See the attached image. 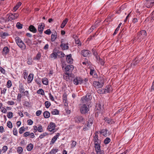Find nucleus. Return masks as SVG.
I'll return each instance as SVG.
<instances>
[{
	"label": "nucleus",
	"mask_w": 154,
	"mask_h": 154,
	"mask_svg": "<svg viewBox=\"0 0 154 154\" xmlns=\"http://www.w3.org/2000/svg\"><path fill=\"white\" fill-rule=\"evenodd\" d=\"M16 42L19 47L22 50H25L26 46L23 41L18 37H16L15 38Z\"/></svg>",
	"instance_id": "obj_1"
},
{
	"label": "nucleus",
	"mask_w": 154,
	"mask_h": 154,
	"mask_svg": "<svg viewBox=\"0 0 154 154\" xmlns=\"http://www.w3.org/2000/svg\"><path fill=\"white\" fill-rule=\"evenodd\" d=\"M146 33L145 30H142L141 31L139 32L138 33L137 36L138 41L140 42L142 39H143L146 36Z\"/></svg>",
	"instance_id": "obj_2"
},
{
	"label": "nucleus",
	"mask_w": 154,
	"mask_h": 154,
	"mask_svg": "<svg viewBox=\"0 0 154 154\" xmlns=\"http://www.w3.org/2000/svg\"><path fill=\"white\" fill-rule=\"evenodd\" d=\"M62 68H64L65 69L66 73H71L74 69L73 66L71 64L68 65L66 66L65 67L63 64H62Z\"/></svg>",
	"instance_id": "obj_3"
},
{
	"label": "nucleus",
	"mask_w": 154,
	"mask_h": 154,
	"mask_svg": "<svg viewBox=\"0 0 154 154\" xmlns=\"http://www.w3.org/2000/svg\"><path fill=\"white\" fill-rule=\"evenodd\" d=\"M92 98L91 94L90 93L87 94L85 97L82 98V103H87V102L90 101Z\"/></svg>",
	"instance_id": "obj_4"
},
{
	"label": "nucleus",
	"mask_w": 154,
	"mask_h": 154,
	"mask_svg": "<svg viewBox=\"0 0 154 154\" xmlns=\"http://www.w3.org/2000/svg\"><path fill=\"white\" fill-rule=\"evenodd\" d=\"M60 43V47L63 50H67L69 48L68 43L66 41L62 40Z\"/></svg>",
	"instance_id": "obj_5"
},
{
	"label": "nucleus",
	"mask_w": 154,
	"mask_h": 154,
	"mask_svg": "<svg viewBox=\"0 0 154 154\" xmlns=\"http://www.w3.org/2000/svg\"><path fill=\"white\" fill-rule=\"evenodd\" d=\"M93 118L92 117L90 116L89 118V119L88 121L87 125L83 129L84 131H86L89 129V128L93 124Z\"/></svg>",
	"instance_id": "obj_6"
},
{
	"label": "nucleus",
	"mask_w": 154,
	"mask_h": 154,
	"mask_svg": "<svg viewBox=\"0 0 154 154\" xmlns=\"http://www.w3.org/2000/svg\"><path fill=\"white\" fill-rule=\"evenodd\" d=\"M89 111V108L85 104L82 105L80 107V111L82 114H85Z\"/></svg>",
	"instance_id": "obj_7"
},
{
	"label": "nucleus",
	"mask_w": 154,
	"mask_h": 154,
	"mask_svg": "<svg viewBox=\"0 0 154 154\" xmlns=\"http://www.w3.org/2000/svg\"><path fill=\"white\" fill-rule=\"evenodd\" d=\"M83 80L80 77H76L73 80V83L76 85L81 84L83 82Z\"/></svg>",
	"instance_id": "obj_8"
},
{
	"label": "nucleus",
	"mask_w": 154,
	"mask_h": 154,
	"mask_svg": "<svg viewBox=\"0 0 154 154\" xmlns=\"http://www.w3.org/2000/svg\"><path fill=\"white\" fill-rule=\"evenodd\" d=\"M98 132L96 131L95 133V135L94 136L93 141L94 144L96 143H100V140L98 139Z\"/></svg>",
	"instance_id": "obj_9"
},
{
	"label": "nucleus",
	"mask_w": 154,
	"mask_h": 154,
	"mask_svg": "<svg viewBox=\"0 0 154 154\" xmlns=\"http://www.w3.org/2000/svg\"><path fill=\"white\" fill-rule=\"evenodd\" d=\"M45 26V24L43 23H41L38 26V30L41 34L42 33L44 29Z\"/></svg>",
	"instance_id": "obj_10"
},
{
	"label": "nucleus",
	"mask_w": 154,
	"mask_h": 154,
	"mask_svg": "<svg viewBox=\"0 0 154 154\" xmlns=\"http://www.w3.org/2000/svg\"><path fill=\"white\" fill-rule=\"evenodd\" d=\"M55 127V124L53 122H51L48 127V129L50 131H52L54 129Z\"/></svg>",
	"instance_id": "obj_11"
},
{
	"label": "nucleus",
	"mask_w": 154,
	"mask_h": 154,
	"mask_svg": "<svg viewBox=\"0 0 154 154\" xmlns=\"http://www.w3.org/2000/svg\"><path fill=\"white\" fill-rule=\"evenodd\" d=\"M100 134H102L105 137H106L110 134L109 132L106 129H103L100 132Z\"/></svg>",
	"instance_id": "obj_12"
},
{
	"label": "nucleus",
	"mask_w": 154,
	"mask_h": 154,
	"mask_svg": "<svg viewBox=\"0 0 154 154\" xmlns=\"http://www.w3.org/2000/svg\"><path fill=\"white\" fill-rule=\"evenodd\" d=\"M146 7L147 8H149L152 7L153 4L154 3V0H146Z\"/></svg>",
	"instance_id": "obj_13"
},
{
	"label": "nucleus",
	"mask_w": 154,
	"mask_h": 154,
	"mask_svg": "<svg viewBox=\"0 0 154 154\" xmlns=\"http://www.w3.org/2000/svg\"><path fill=\"white\" fill-rule=\"evenodd\" d=\"M8 21H11L13 20H15V19L16 16L14 15V14L12 13H9L8 14Z\"/></svg>",
	"instance_id": "obj_14"
},
{
	"label": "nucleus",
	"mask_w": 154,
	"mask_h": 154,
	"mask_svg": "<svg viewBox=\"0 0 154 154\" xmlns=\"http://www.w3.org/2000/svg\"><path fill=\"white\" fill-rule=\"evenodd\" d=\"M76 122H80L83 121L84 118L82 116H77L74 118Z\"/></svg>",
	"instance_id": "obj_15"
},
{
	"label": "nucleus",
	"mask_w": 154,
	"mask_h": 154,
	"mask_svg": "<svg viewBox=\"0 0 154 154\" xmlns=\"http://www.w3.org/2000/svg\"><path fill=\"white\" fill-rule=\"evenodd\" d=\"M93 84L95 87L97 88H99L102 87L103 84V83H100L98 82L94 81L93 82Z\"/></svg>",
	"instance_id": "obj_16"
},
{
	"label": "nucleus",
	"mask_w": 154,
	"mask_h": 154,
	"mask_svg": "<svg viewBox=\"0 0 154 154\" xmlns=\"http://www.w3.org/2000/svg\"><path fill=\"white\" fill-rule=\"evenodd\" d=\"M67 61L69 63H72L73 62V59L71 54H69L66 56Z\"/></svg>",
	"instance_id": "obj_17"
},
{
	"label": "nucleus",
	"mask_w": 154,
	"mask_h": 154,
	"mask_svg": "<svg viewBox=\"0 0 154 154\" xmlns=\"http://www.w3.org/2000/svg\"><path fill=\"white\" fill-rule=\"evenodd\" d=\"M90 52L88 50H84L81 51V54L84 57H86L89 54Z\"/></svg>",
	"instance_id": "obj_18"
},
{
	"label": "nucleus",
	"mask_w": 154,
	"mask_h": 154,
	"mask_svg": "<svg viewBox=\"0 0 154 154\" xmlns=\"http://www.w3.org/2000/svg\"><path fill=\"white\" fill-rule=\"evenodd\" d=\"M29 29L31 32L35 33L37 32V29L33 25H30L29 27Z\"/></svg>",
	"instance_id": "obj_19"
},
{
	"label": "nucleus",
	"mask_w": 154,
	"mask_h": 154,
	"mask_svg": "<svg viewBox=\"0 0 154 154\" xmlns=\"http://www.w3.org/2000/svg\"><path fill=\"white\" fill-rule=\"evenodd\" d=\"M57 33L56 32H55L54 34H52L51 35V41L52 42H54L55 41V39L57 38Z\"/></svg>",
	"instance_id": "obj_20"
},
{
	"label": "nucleus",
	"mask_w": 154,
	"mask_h": 154,
	"mask_svg": "<svg viewBox=\"0 0 154 154\" xmlns=\"http://www.w3.org/2000/svg\"><path fill=\"white\" fill-rule=\"evenodd\" d=\"M106 93H109L112 90V88L111 86L108 85L104 89Z\"/></svg>",
	"instance_id": "obj_21"
},
{
	"label": "nucleus",
	"mask_w": 154,
	"mask_h": 154,
	"mask_svg": "<svg viewBox=\"0 0 154 154\" xmlns=\"http://www.w3.org/2000/svg\"><path fill=\"white\" fill-rule=\"evenodd\" d=\"M59 135L60 134L59 133H57V135L55 136L52 139L51 143H52V144H54L57 140Z\"/></svg>",
	"instance_id": "obj_22"
},
{
	"label": "nucleus",
	"mask_w": 154,
	"mask_h": 154,
	"mask_svg": "<svg viewBox=\"0 0 154 154\" xmlns=\"http://www.w3.org/2000/svg\"><path fill=\"white\" fill-rule=\"evenodd\" d=\"M96 58H97V62L98 63H100V64L102 65H103L104 62L102 59L100 58L98 56H96Z\"/></svg>",
	"instance_id": "obj_23"
},
{
	"label": "nucleus",
	"mask_w": 154,
	"mask_h": 154,
	"mask_svg": "<svg viewBox=\"0 0 154 154\" xmlns=\"http://www.w3.org/2000/svg\"><path fill=\"white\" fill-rule=\"evenodd\" d=\"M9 50L8 48L7 47H5L3 50L2 54H3L6 55L9 52Z\"/></svg>",
	"instance_id": "obj_24"
},
{
	"label": "nucleus",
	"mask_w": 154,
	"mask_h": 154,
	"mask_svg": "<svg viewBox=\"0 0 154 154\" xmlns=\"http://www.w3.org/2000/svg\"><path fill=\"white\" fill-rule=\"evenodd\" d=\"M57 56L60 58L64 57L65 56V54L62 51L57 52Z\"/></svg>",
	"instance_id": "obj_25"
},
{
	"label": "nucleus",
	"mask_w": 154,
	"mask_h": 154,
	"mask_svg": "<svg viewBox=\"0 0 154 154\" xmlns=\"http://www.w3.org/2000/svg\"><path fill=\"white\" fill-rule=\"evenodd\" d=\"M68 21V19L67 18L65 19L62 22L60 26V27L62 28H63L65 26Z\"/></svg>",
	"instance_id": "obj_26"
},
{
	"label": "nucleus",
	"mask_w": 154,
	"mask_h": 154,
	"mask_svg": "<svg viewBox=\"0 0 154 154\" xmlns=\"http://www.w3.org/2000/svg\"><path fill=\"white\" fill-rule=\"evenodd\" d=\"M100 144V143L98 144L96 143L94 144L95 147L96 152L101 150Z\"/></svg>",
	"instance_id": "obj_27"
},
{
	"label": "nucleus",
	"mask_w": 154,
	"mask_h": 154,
	"mask_svg": "<svg viewBox=\"0 0 154 154\" xmlns=\"http://www.w3.org/2000/svg\"><path fill=\"white\" fill-rule=\"evenodd\" d=\"M69 80H68V82H71L73 79L74 80V75L71 74L70 73H69Z\"/></svg>",
	"instance_id": "obj_28"
},
{
	"label": "nucleus",
	"mask_w": 154,
	"mask_h": 154,
	"mask_svg": "<svg viewBox=\"0 0 154 154\" xmlns=\"http://www.w3.org/2000/svg\"><path fill=\"white\" fill-rule=\"evenodd\" d=\"M21 3L20 2H18L16 5L13 8V10L14 11H16L19 8L20 6L21 5Z\"/></svg>",
	"instance_id": "obj_29"
},
{
	"label": "nucleus",
	"mask_w": 154,
	"mask_h": 154,
	"mask_svg": "<svg viewBox=\"0 0 154 154\" xmlns=\"http://www.w3.org/2000/svg\"><path fill=\"white\" fill-rule=\"evenodd\" d=\"M69 73H66L63 75V76L64 79L66 81L68 82L69 79Z\"/></svg>",
	"instance_id": "obj_30"
},
{
	"label": "nucleus",
	"mask_w": 154,
	"mask_h": 154,
	"mask_svg": "<svg viewBox=\"0 0 154 154\" xmlns=\"http://www.w3.org/2000/svg\"><path fill=\"white\" fill-rule=\"evenodd\" d=\"M43 115L45 118H48L50 117V113L48 111H46L44 112Z\"/></svg>",
	"instance_id": "obj_31"
},
{
	"label": "nucleus",
	"mask_w": 154,
	"mask_h": 154,
	"mask_svg": "<svg viewBox=\"0 0 154 154\" xmlns=\"http://www.w3.org/2000/svg\"><path fill=\"white\" fill-rule=\"evenodd\" d=\"M58 151L57 149H53L49 152V154H55Z\"/></svg>",
	"instance_id": "obj_32"
},
{
	"label": "nucleus",
	"mask_w": 154,
	"mask_h": 154,
	"mask_svg": "<svg viewBox=\"0 0 154 154\" xmlns=\"http://www.w3.org/2000/svg\"><path fill=\"white\" fill-rule=\"evenodd\" d=\"M33 147V145L32 144L30 143L27 146V149L28 151H30L32 149Z\"/></svg>",
	"instance_id": "obj_33"
},
{
	"label": "nucleus",
	"mask_w": 154,
	"mask_h": 154,
	"mask_svg": "<svg viewBox=\"0 0 154 154\" xmlns=\"http://www.w3.org/2000/svg\"><path fill=\"white\" fill-rule=\"evenodd\" d=\"M28 81L30 82H31L33 79V75L32 74H30L29 75L28 77Z\"/></svg>",
	"instance_id": "obj_34"
},
{
	"label": "nucleus",
	"mask_w": 154,
	"mask_h": 154,
	"mask_svg": "<svg viewBox=\"0 0 154 154\" xmlns=\"http://www.w3.org/2000/svg\"><path fill=\"white\" fill-rule=\"evenodd\" d=\"M37 93L39 94H40L42 95H44V92L43 90L42 89H40L37 91Z\"/></svg>",
	"instance_id": "obj_35"
},
{
	"label": "nucleus",
	"mask_w": 154,
	"mask_h": 154,
	"mask_svg": "<svg viewBox=\"0 0 154 154\" xmlns=\"http://www.w3.org/2000/svg\"><path fill=\"white\" fill-rule=\"evenodd\" d=\"M103 107L101 106L100 104H96V109L97 110H100L102 109Z\"/></svg>",
	"instance_id": "obj_36"
},
{
	"label": "nucleus",
	"mask_w": 154,
	"mask_h": 154,
	"mask_svg": "<svg viewBox=\"0 0 154 154\" xmlns=\"http://www.w3.org/2000/svg\"><path fill=\"white\" fill-rule=\"evenodd\" d=\"M97 91L99 94L106 93L105 90L104 89H100L97 90Z\"/></svg>",
	"instance_id": "obj_37"
},
{
	"label": "nucleus",
	"mask_w": 154,
	"mask_h": 154,
	"mask_svg": "<svg viewBox=\"0 0 154 154\" xmlns=\"http://www.w3.org/2000/svg\"><path fill=\"white\" fill-rule=\"evenodd\" d=\"M41 57V54L40 53H38L36 55V57L34 58V59L36 60H40Z\"/></svg>",
	"instance_id": "obj_38"
},
{
	"label": "nucleus",
	"mask_w": 154,
	"mask_h": 154,
	"mask_svg": "<svg viewBox=\"0 0 154 154\" xmlns=\"http://www.w3.org/2000/svg\"><path fill=\"white\" fill-rule=\"evenodd\" d=\"M110 140L109 138L107 137L104 140V143L105 144H107L110 141Z\"/></svg>",
	"instance_id": "obj_39"
},
{
	"label": "nucleus",
	"mask_w": 154,
	"mask_h": 154,
	"mask_svg": "<svg viewBox=\"0 0 154 154\" xmlns=\"http://www.w3.org/2000/svg\"><path fill=\"white\" fill-rule=\"evenodd\" d=\"M42 83L44 84L47 85L48 83V80L47 78H44L42 80Z\"/></svg>",
	"instance_id": "obj_40"
},
{
	"label": "nucleus",
	"mask_w": 154,
	"mask_h": 154,
	"mask_svg": "<svg viewBox=\"0 0 154 154\" xmlns=\"http://www.w3.org/2000/svg\"><path fill=\"white\" fill-rule=\"evenodd\" d=\"M48 135V133H46V132L40 135L39 137L40 139H42L43 138L47 136Z\"/></svg>",
	"instance_id": "obj_41"
},
{
	"label": "nucleus",
	"mask_w": 154,
	"mask_h": 154,
	"mask_svg": "<svg viewBox=\"0 0 154 154\" xmlns=\"http://www.w3.org/2000/svg\"><path fill=\"white\" fill-rule=\"evenodd\" d=\"M16 27L18 29H21L22 28V25L19 22H18L16 24Z\"/></svg>",
	"instance_id": "obj_42"
},
{
	"label": "nucleus",
	"mask_w": 154,
	"mask_h": 154,
	"mask_svg": "<svg viewBox=\"0 0 154 154\" xmlns=\"http://www.w3.org/2000/svg\"><path fill=\"white\" fill-rule=\"evenodd\" d=\"M51 105V103L50 102L48 101H46L45 102V107L47 108H48L49 106H50Z\"/></svg>",
	"instance_id": "obj_43"
},
{
	"label": "nucleus",
	"mask_w": 154,
	"mask_h": 154,
	"mask_svg": "<svg viewBox=\"0 0 154 154\" xmlns=\"http://www.w3.org/2000/svg\"><path fill=\"white\" fill-rule=\"evenodd\" d=\"M105 121L108 124H112L111 123L112 120L111 119L108 118H105L104 119Z\"/></svg>",
	"instance_id": "obj_44"
},
{
	"label": "nucleus",
	"mask_w": 154,
	"mask_h": 154,
	"mask_svg": "<svg viewBox=\"0 0 154 154\" xmlns=\"http://www.w3.org/2000/svg\"><path fill=\"white\" fill-rule=\"evenodd\" d=\"M53 115H57L58 114L59 111L57 109H54L51 112Z\"/></svg>",
	"instance_id": "obj_45"
},
{
	"label": "nucleus",
	"mask_w": 154,
	"mask_h": 154,
	"mask_svg": "<svg viewBox=\"0 0 154 154\" xmlns=\"http://www.w3.org/2000/svg\"><path fill=\"white\" fill-rule=\"evenodd\" d=\"M51 57L52 58H54V59L56 58L57 55V53L55 52H53L51 55Z\"/></svg>",
	"instance_id": "obj_46"
},
{
	"label": "nucleus",
	"mask_w": 154,
	"mask_h": 154,
	"mask_svg": "<svg viewBox=\"0 0 154 154\" xmlns=\"http://www.w3.org/2000/svg\"><path fill=\"white\" fill-rule=\"evenodd\" d=\"M23 150V149L22 147H18L17 148V152L20 154L22 152Z\"/></svg>",
	"instance_id": "obj_47"
},
{
	"label": "nucleus",
	"mask_w": 154,
	"mask_h": 154,
	"mask_svg": "<svg viewBox=\"0 0 154 154\" xmlns=\"http://www.w3.org/2000/svg\"><path fill=\"white\" fill-rule=\"evenodd\" d=\"M7 116L9 118H11L13 117L12 112H8Z\"/></svg>",
	"instance_id": "obj_48"
},
{
	"label": "nucleus",
	"mask_w": 154,
	"mask_h": 154,
	"mask_svg": "<svg viewBox=\"0 0 154 154\" xmlns=\"http://www.w3.org/2000/svg\"><path fill=\"white\" fill-rule=\"evenodd\" d=\"M25 131L24 128V127L20 128L19 130V133L20 134H22L24 131Z\"/></svg>",
	"instance_id": "obj_49"
},
{
	"label": "nucleus",
	"mask_w": 154,
	"mask_h": 154,
	"mask_svg": "<svg viewBox=\"0 0 154 154\" xmlns=\"http://www.w3.org/2000/svg\"><path fill=\"white\" fill-rule=\"evenodd\" d=\"M19 91L21 93H23L24 92V89L22 85L20 86Z\"/></svg>",
	"instance_id": "obj_50"
},
{
	"label": "nucleus",
	"mask_w": 154,
	"mask_h": 154,
	"mask_svg": "<svg viewBox=\"0 0 154 154\" xmlns=\"http://www.w3.org/2000/svg\"><path fill=\"white\" fill-rule=\"evenodd\" d=\"M76 144V142L75 141H72V143L71 144V148L74 147Z\"/></svg>",
	"instance_id": "obj_51"
},
{
	"label": "nucleus",
	"mask_w": 154,
	"mask_h": 154,
	"mask_svg": "<svg viewBox=\"0 0 154 154\" xmlns=\"http://www.w3.org/2000/svg\"><path fill=\"white\" fill-rule=\"evenodd\" d=\"M44 33L46 34L49 35L51 33V32L50 29H48L44 32Z\"/></svg>",
	"instance_id": "obj_52"
},
{
	"label": "nucleus",
	"mask_w": 154,
	"mask_h": 154,
	"mask_svg": "<svg viewBox=\"0 0 154 154\" xmlns=\"http://www.w3.org/2000/svg\"><path fill=\"white\" fill-rule=\"evenodd\" d=\"M7 126L10 128H11L12 127V123L10 121H8L7 123Z\"/></svg>",
	"instance_id": "obj_53"
},
{
	"label": "nucleus",
	"mask_w": 154,
	"mask_h": 154,
	"mask_svg": "<svg viewBox=\"0 0 154 154\" xmlns=\"http://www.w3.org/2000/svg\"><path fill=\"white\" fill-rule=\"evenodd\" d=\"M8 149L7 146H4L3 147L2 151H3V152H5Z\"/></svg>",
	"instance_id": "obj_54"
},
{
	"label": "nucleus",
	"mask_w": 154,
	"mask_h": 154,
	"mask_svg": "<svg viewBox=\"0 0 154 154\" xmlns=\"http://www.w3.org/2000/svg\"><path fill=\"white\" fill-rule=\"evenodd\" d=\"M38 130L39 132H42L43 131V129L41 125H39L38 128Z\"/></svg>",
	"instance_id": "obj_55"
},
{
	"label": "nucleus",
	"mask_w": 154,
	"mask_h": 154,
	"mask_svg": "<svg viewBox=\"0 0 154 154\" xmlns=\"http://www.w3.org/2000/svg\"><path fill=\"white\" fill-rule=\"evenodd\" d=\"M8 34L7 32L3 33L1 35V37L2 38H4L6 36L8 35Z\"/></svg>",
	"instance_id": "obj_56"
},
{
	"label": "nucleus",
	"mask_w": 154,
	"mask_h": 154,
	"mask_svg": "<svg viewBox=\"0 0 154 154\" xmlns=\"http://www.w3.org/2000/svg\"><path fill=\"white\" fill-rule=\"evenodd\" d=\"M49 97L50 99L52 101H54V99L53 97L51 94V93H49Z\"/></svg>",
	"instance_id": "obj_57"
},
{
	"label": "nucleus",
	"mask_w": 154,
	"mask_h": 154,
	"mask_svg": "<svg viewBox=\"0 0 154 154\" xmlns=\"http://www.w3.org/2000/svg\"><path fill=\"white\" fill-rule=\"evenodd\" d=\"M12 85L11 82V81L9 80L8 81L7 83V85L8 88L10 87Z\"/></svg>",
	"instance_id": "obj_58"
},
{
	"label": "nucleus",
	"mask_w": 154,
	"mask_h": 154,
	"mask_svg": "<svg viewBox=\"0 0 154 154\" xmlns=\"http://www.w3.org/2000/svg\"><path fill=\"white\" fill-rule=\"evenodd\" d=\"M13 134L15 135H17V131L16 128H14L13 130Z\"/></svg>",
	"instance_id": "obj_59"
},
{
	"label": "nucleus",
	"mask_w": 154,
	"mask_h": 154,
	"mask_svg": "<svg viewBox=\"0 0 154 154\" xmlns=\"http://www.w3.org/2000/svg\"><path fill=\"white\" fill-rule=\"evenodd\" d=\"M75 43L76 44H79V45L81 46V43L80 42V41L79 39L75 40Z\"/></svg>",
	"instance_id": "obj_60"
},
{
	"label": "nucleus",
	"mask_w": 154,
	"mask_h": 154,
	"mask_svg": "<svg viewBox=\"0 0 154 154\" xmlns=\"http://www.w3.org/2000/svg\"><path fill=\"white\" fill-rule=\"evenodd\" d=\"M7 103L9 105H14V101H8L7 102Z\"/></svg>",
	"instance_id": "obj_61"
},
{
	"label": "nucleus",
	"mask_w": 154,
	"mask_h": 154,
	"mask_svg": "<svg viewBox=\"0 0 154 154\" xmlns=\"http://www.w3.org/2000/svg\"><path fill=\"white\" fill-rule=\"evenodd\" d=\"M28 124L29 125H32L33 123V122L31 119H29L27 121Z\"/></svg>",
	"instance_id": "obj_62"
},
{
	"label": "nucleus",
	"mask_w": 154,
	"mask_h": 154,
	"mask_svg": "<svg viewBox=\"0 0 154 154\" xmlns=\"http://www.w3.org/2000/svg\"><path fill=\"white\" fill-rule=\"evenodd\" d=\"M42 113V111L40 110H38L36 112V115L37 116H39Z\"/></svg>",
	"instance_id": "obj_63"
},
{
	"label": "nucleus",
	"mask_w": 154,
	"mask_h": 154,
	"mask_svg": "<svg viewBox=\"0 0 154 154\" xmlns=\"http://www.w3.org/2000/svg\"><path fill=\"white\" fill-rule=\"evenodd\" d=\"M97 154H105L104 151L103 150H100L97 152Z\"/></svg>",
	"instance_id": "obj_64"
}]
</instances>
